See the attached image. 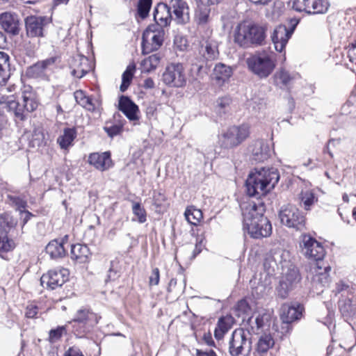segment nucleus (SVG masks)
I'll use <instances>...</instances> for the list:
<instances>
[{"mask_svg":"<svg viewBox=\"0 0 356 356\" xmlns=\"http://www.w3.org/2000/svg\"><path fill=\"white\" fill-rule=\"evenodd\" d=\"M289 259V252L277 248L270 251L264 264L265 268L269 264L268 274L274 271L275 266H281L282 275L277 291L282 298H286L289 292L296 287L301 280L298 269Z\"/></svg>","mask_w":356,"mask_h":356,"instance_id":"f257e3e1","label":"nucleus"},{"mask_svg":"<svg viewBox=\"0 0 356 356\" xmlns=\"http://www.w3.org/2000/svg\"><path fill=\"white\" fill-rule=\"evenodd\" d=\"M243 210V227L254 238L268 237L272 233V225L264 216V209L255 203H249Z\"/></svg>","mask_w":356,"mask_h":356,"instance_id":"f03ea898","label":"nucleus"},{"mask_svg":"<svg viewBox=\"0 0 356 356\" xmlns=\"http://www.w3.org/2000/svg\"><path fill=\"white\" fill-rule=\"evenodd\" d=\"M218 56V41L211 37L204 40L198 49V52L195 53L190 58V72L193 79H203L209 72L211 67L209 63L217 59Z\"/></svg>","mask_w":356,"mask_h":356,"instance_id":"7ed1b4c3","label":"nucleus"},{"mask_svg":"<svg viewBox=\"0 0 356 356\" xmlns=\"http://www.w3.org/2000/svg\"><path fill=\"white\" fill-rule=\"evenodd\" d=\"M267 31V24L243 21L234 29L233 41L243 49L262 46L266 42Z\"/></svg>","mask_w":356,"mask_h":356,"instance_id":"20e7f679","label":"nucleus"},{"mask_svg":"<svg viewBox=\"0 0 356 356\" xmlns=\"http://www.w3.org/2000/svg\"><path fill=\"white\" fill-rule=\"evenodd\" d=\"M279 179L280 175L275 168H255L246 179L247 193L252 197L266 195L275 187Z\"/></svg>","mask_w":356,"mask_h":356,"instance_id":"39448f33","label":"nucleus"},{"mask_svg":"<svg viewBox=\"0 0 356 356\" xmlns=\"http://www.w3.org/2000/svg\"><path fill=\"white\" fill-rule=\"evenodd\" d=\"M101 316L88 308L78 309L71 321L72 332L78 338H88Z\"/></svg>","mask_w":356,"mask_h":356,"instance_id":"423d86ee","label":"nucleus"},{"mask_svg":"<svg viewBox=\"0 0 356 356\" xmlns=\"http://www.w3.org/2000/svg\"><path fill=\"white\" fill-rule=\"evenodd\" d=\"M249 70L261 79L268 77L275 68V60L266 51L256 52L246 60Z\"/></svg>","mask_w":356,"mask_h":356,"instance_id":"0eeeda50","label":"nucleus"},{"mask_svg":"<svg viewBox=\"0 0 356 356\" xmlns=\"http://www.w3.org/2000/svg\"><path fill=\"white\" fill-rule=\"evenodd\" d=\"M249 134L250 129L248 125L234 126L219 136L218 143L222 148L231 149L241 144Z\"/></svg>","mask_w":356,"mask_h":356,"instance_id":"6e6552de","label":"nucleus"},{"mask_svg":"<svg viewBox=\"0 0 356 356\" xmlns=\"http://www.w3.org/2000/svg\"><path fill=\"white\" fill-rule=\"evenodd\" d=\"M164 35V30L160 25H149L143 34V54H149L159 49L163 44Z\"/></svg>","mask_w":356,"mask_h":356,"instance_id":"1a4fd4ad","label":"nucleus"},{"mask_svg":"<svg viewBox=\"0 0 356 356\" xmlns=\"http://www.w3.org/2000/svg\"><path fill=\"white\" fill-rule=\"evenodd\" d=\"M282 224L289 227L301 230L305 224V218L295 206L288 204L283 207L279 212Z\"/></svg>","mask_w":356,"mask_h":356,"instance_id":"9d476101","label":"nucleus"},{"mask_svg":"<svg viewBox=\"0 0 356 356\" xmlns=\"http://www.w3.org/2000/svg\"><path fill=\"white\" fill-rule=\"evenodd\" d=\"M300 246L302 253L307 258L316 262L321 261L325 254L322 244L309 235L305 234L302 236Z\"/></svg>","mask_w":356,"mask_h":356,"instance_id":"9b49d317","label":"nucleus"},{"mask_svg":"<svg viewBox=\"0 0 356 356\" xmlns=\"http://www.w3.org/2000/svg\"><path fill=\"white\" fill-rule=\"evenodd\" d=\"M248 334L243 329L235 330L229 343V353L232 356H243L244 351H250V341Z\"/></svg>","mask_w":356,"mask_h":356,"instance_id":"f8f14e48","label":"nucleus"},{"mask_svg":"<svg viewBox=\"0 0 356 356\" xmlns=\"http://www.w3.org/2000/svg\"><path fill=\"white\" fill-rule=\"evenodd\" d=\"M163 81L170 86L183 87L186 83L184 68L180 63L168 65L163 74Z\"/></svg>","mask_w":356,"mask_h":356,"instance_id":"ddd939ff","label":"nucleus"},{"mask_svg":"<svg viewBox=\"0 0 356 356\" xmlns=\"http://www.w3.org/2000/svg\"><path fill=\"white\" fill-rule=\"evenodd\" d=\"M69 271L66 268H58L49 270L40 278L41 285L49 289H55L61 286L67 280Z\"/></svg>","mask_w":356,"mask_h":356,"instance_id":"4468645a","label":"nucleus"},{"mask_svg":"<svg viewBox=\"0 0 356 356\" xmlns=\"http://www.w3.org/2000/svg\"><path fill=\"white\" fill-rule=\"evenodd\" d=\"M329 6L327 0H302V4L294 2L293 8L309 14H323L327 11Z\"/></svg>","mask_w":356,"mask_h":356,"instance_id":"2eb2a0df","label":"nucleus"},{"mask_svg":"<svg viewBox=\"0 0 356 356\" xmlns=\"http://www.w3.org/2000/svg\"><path fill=\"white\" fill-rule=\"evenodd\" d=\"M47 18L42 16H29L25 19L26 34L29 37H43L44 27Z\"/></svg>","mask_w":356,"mask_h":356,"instance_id":"dca6fc26","label":"nucleus"},{"mask_svg":"<svg viewBox=\"0 0 356 356\" xmlns=\"http://www.w3.org/2000/svg\"><path fill=\"white\" fill-rule=\"evenodd\" d=\"M171 14L177 24H185L190 20V12L188 3L184 0H171L170 2Z\"/></svg>","mask_w":356,"mask_h":356,"instance_id":"f3484780","label":"nucleus"},{"mask_svg":"<svg viewBox=\"0 0 356 356\" xmlns=\"http://www.w3.org/2000/svg\"><path fill=\"white\" fill-rule=\"evenodd\" d=\"M292 35V31H289L284 25H279L273 31L271 35L272 41L276 51L282 52Z\"/></svg>","mask_w":356,"mask_h":356,"instance_id":"a211bd4d","label":"nucleus"},{"mask_svg":"<svg viewBox=\"0 0 356 356\" xmlns=\"http://www.w3.org/2000/svg\"><path fill=\"white\" fill-rule=\"evenodd\" d=\"M71 74L76 78H81L91 69L88 58L84 56L76 55L70 63Z\"/></svg>","mask_w":356,"mask_h":356,"instance_id":"6ab92c4d","label":"nucleus"},{"mask_svg":"<svg viewBox=\"0 0 356 356\" xmlns=\"http://www.w3.org/2000/svg\"><path fill=\"white\" fill-rule=\"evenodd\" d=\"M88 163L102 172L107 170L113 166L109 152L90 154L88 156Z\"/></svg>","mask_w":356,"mask_h":356,"instance_id":"aec40b11","label":"nucleus"},{"mask_svg":"<svg viewBox=\"0 0 356 356\" xmlns=\"http://www.w3.org/2000/svg\"><path fill=\"white\" fill-rule=\"evenodd\" d=\"M330 266H321V262H316L310 269L312 275V283L316 286H324L329 282Z\"/></svg>","mask_w":356,"mask_h":356,"instance_id":"412c9836","label":"nucleus"},{"mask_svg":"<svg viewBox=\"0 0 356 356\" xmlns=\"http://www.w3.org/2000/svg\"><path fill=\"white\" fill-rule=\"evenodd\" d=\"M119 109L130 121H137L138 120V107L129 97L125 96L120 97L119 100Z\"/></svg>","mask_w":356,"mask_h":356,"instance_id":"4be33fe9","label":"nucleus"},{"mask_svg":"<svg viewBox=\"0 0 356 356\" xmlns=\"http://www.w3.org/2000/svg\"><path fill=\"white\" fill-rule=\"evenodd\" d=\"M173 18L170 6L166 3H159L155 8L154 19L156 22L154 24H158L163 29L168 26Z\"/></svg>","mask_w":356,"mask_h":356,"instance_id":"5701e85b","label":"nucleus"},{"mask_svg":"<svg viewBox=\"0 0 356 356\" xmlns=\"http://www.w3.org/2000/svg\"><path fill=\"white\" fill-rule=\"evenodd\" d=\"M302 311L300 305L284 304L281 308V319L284 323H290L300 317Z\"/></svg>","mask_w":356,"mask_h":356,"instance_id":"b1692460","label":"nucleus"},{"mask_svg":"<svg viewBox=\"0 0 356 356\" xmlns=\"http://www.w3.org/2000/svg\"><path fill=\"white\" fill-rule=\"evenodd\" d=\"M56 57H51L46 60L38 62L28 68L26 73L31 77L42 76L46 71L55 64Z\"/></svg>","mask_w":356,"mask_h":356,"instance_id":"393cba45","label":"nucleus"},{"mask_svg":"<svg viewBox=\"0 0 356 356\" xmlns=\"http://www.w3.org/2000/svg\"><path fill=\"white\" fill-rule=\"evenodd\" d=\"M252 159L257 162L267 160L270 155L268 145L263 140H257L252 147Z\"/></svg>","mask_w":356,"mask_h":356,"instance_id":"a878e982","label":"nucleus"},{"mask_svg":"<svg viewBox=\"0 0 356 356\" xmlns=\"http://www.w3.org/2000/svg\"><path fill=\"white\" fill-rule=\"evenodd\" d=\"M67 236L60 240H53L46 246V252L51 258L63 257L66 254L65 245L67 243Z\"/></svg>","mask_w":356,"mask_h":356,"instance_id":"bb28decb","label":"nucleus"},{"mask_svg":"<svg viewBox=\"0 0 356 356\" xmlns=\"http://www.w3.org/2000/svg\"><path fill=\"white\" fill-rule=\"evenodd\" d=\"M5 106L8 111L13 113L16 120L23 121L26 119V113L22 104L15 100L13 95L7 96Z\"/></svg>","mask_w":356,"mask_h":356,"instance_id":"cd10ccee","label":"nucleus"},{"mask_svg":"<svg viewBox=\"0 0 356 356\" xmlns=\"http://www.w3.org/2000/svg\"><path fill=\"white\" fill-rule=\"evenodd\" d=\"M0 25L6 31L13 35L19 32L17 16L10 13H3L0 15Z\"/></svg>","mask_w":356,"mask_h":356,"instance_id":"c85d7f7f","label":"nucleus"},{"mask_svg":"<svg viewBox=\"0 0 356 356\" xmlns=\"http://www.w3.org/2000/svg\"><path fill=\"white\" fill-rule=\"evenodd\" d=\"M74 96L77 104L90 111H95L100 106V102L98 99L87 96L82 90H76Z\"/></svg>","mask_w":356,"mask_h":356,"instance_id":"c756f323","label":"nucleus"},{"mask_svg":"<svg viewBox=\"0 0 356 356\" xmlns=\"http://www.w3.org/2000/svg\"><path fill=\"white\" fill-rule=\"evenodd\" d=\"M195 5V21L198 25H205L208 24L210 21V5L204 2H200Z\"/></svg>","mask_w":356,"mask_h":356,"instance_id":"7c9ffc66","label":"nucleus"},{"mask_svg":"<svg viewBox=\"0 0 356 356\" xmlns=\"http://www.w3.org/2000/svg\"><path fill=\"white\" fill-rule=\"evenodd\" d=\"M70 254L71 258L80 264L87 262L90 254L89 248L86 245L79 243L72 245Z\"/></svg>","mask_w":356,"mask_h":356,"instance_id":"2f4dec72","label":"nucleus"},{"mask_svg":"<svg viewBox=\"0 0 356 356\" xmlns=\"http://www.w3.org/2000/svg\"><path fill=\"white\" fill-rule=\"evenodd\" d=\"M274 344L275 341L271 334H264L259 338L256 346V351L259 355H264L272 348Z\"/></svg>","mask_w":356,"mask_h":356,"instance_id":"473e14b6","label":"nucleus"},{"mask_svg":"<svg viewBox=\"0 0 356 356\" xmlns=\"http://www.w3.org/2000/svg\"><path fill=\"white\" fill-rule=\"evenodd\" d=\"M23 106L26 113L33 112L35 111L38 105V101L35 98V95L30 90H25L22 93Z\"/></svg>","mask_w":356,"mask_h":356,"instance_id":"72a5a7b5","label":"nucleus"},{"mask_svg":"<svg viewBox=\"0 0 356 356\" xmlns=\"http://www.w3.org/2000/svg\"><path fill=\"white\" fill-rule=\"evenodd\" d=\"M232 74V70L230 67L222 63H218L213 69V78L217 81L225 82L229 79Z\"/></svg>","mask_w":356,"mask_h":356,"instance_id":"f704fd0d","label":"nucleus"},{"mask_svg":"<svg viewBox=\"0 0 356 356\" xmlns=\"http://www.w3.org/2000/svg\"><path fill=\"white\" fill-rule=\"evenodd\" d=\"M187 222L193 225H197L203 218L202 212L194 206L188 207L184 212Z\"/></svg>","mask_w":356,"mask_h":356,"instance_id":"c9c22d12","label":"nucleus"},{"mask_svg":"<svg viewBox=\"0 0 356 356\" xmlns=\"http://www.w3.org/2000/svg\"><path fill=\"white\" fill-rule=\"evenodd\" d=\"M231 323L232 318L230 316H224L219 318L214 331V336L218 340L222 339L224 334L231 327Z\"/></svg>","mask_w":356,"mask_h":356,"instance_id":"e433bc0d","label":"nucleus"},{"mask_svg":"<svg viewBox=\"0 0 356 356\" xmlns=\"http://www.w3.org/2000/svg\"><path fill=\"white\" fill-rule=\"evenodd\" d=\"M9 56L3 51H0V85L4 84L10 76Z\"/></svg>","mask_w":356,"mask_h":356,"instance_id":"4c0bfd02","label":"nucleus"},{"mask_svg":"<svg viewBox=\"0 0 356 356\" xmlns=\"http://www.w3.org/2000/svg\"><path fill=\"white\" fill-rule=\"evenodd\" d=\"M76 137V130L74 129L67 128L64 130L63 134L58 138L57 142L62 149H67L72 145V142Z\"/></svg>","mask_w":356,"mask_h":356,"instance_id":"58836bf2","label":"nucleus"},{"mask_svg":"<svg viewBox=\"0 0 356 356\" xmlns=\"http://www.w3.org/2000/svg\"><path fill=\"white\" fill-rule=\"evenodd\" d=\"M160 56L158 54H152L142 60L140 64L142 72L149 73L154 70L160 63Z\"/></svg>","mask_w":356,"mask_h":356,"instance_id":"ea45409f","label":"nucleus"},{"mask_svg":"<svg viewBox=\"0 0 356 356\" xmlns=\"http://www.w3.org/2000/svg\"><path fill=\"white\" fill-rule=\"evenodd\" d=\"M136 71V65L134 63H131L127 67V69L123 72L122 76V83L120 86V90L124 92L129 86L134 74Z\"/></svg>","mask_w":356,"mask_h":356,"instance_id":"a19ab883","label":"nucleus"},{"mask_svg":"<svg viewBox=\"0 0 356 356\" xmlns=\"http://www.w3.org/2000/svg\"><path fill=\"white\" fill-rule=\"evenodd\" d=\"M15 247V244L12 239H10L7 234L0 233V257L3 259H8L4 256V253L12 251Z\"/></svg>","mask_w":356,"mask_h":356,"instance_id":"79ce46f5","label":"nucleus"},{"mask_svg":"<svg viewBox=\"0 0 356 356\" xmlns=\"http://www.w3.org/2000/svg\"><path fill=\"white\" fill-rule=\"evenodd\" d=\"M17 225V221L8 213L0 215V233H7Z\"/></svg>","mask_w":356,"mask_h":356,"instance_id":"37998d69","label":"nucleus"},{"mask_svg":"<svg viewBox=\"0 0 356 356\" xmlns=\"http://www.w3.org/2000/svg\"><path fill=\"white\" fill-rule=\"evenodd\" d=\"M299 199L305 210H309L311 206L317 201V197L310 190L302 191L299 195Z\"/></svg>","mask_w":356,"mask_h":356,"instance_id":"c03bdc74","label":"nucleus"},{"mask_svg":"<svg viewBox=\"0 0 356 356\" xmlns=\"http://www.w3.org/2000/svg\"><path fill=\"white\" fill-rule=\"evenodd\" d=\"M132 212L134 215L133 220H136L139 223H144L147 220V213L145 209L138 202H134L132 205Z\"/></svg>","mask_w":356,"mask_h":356,"instance_id":"a18cd8bd","label":"nucleus"},{"mask_svg":"<svg viewBox=\"0 0 356 356\" xmlns=\"http://www.w3.org/2000/svg\"><path fill=\"white\" fill-rule=\"evenodd\" d=\"M248 323L250 326V330L248 332L258 334L259 330L264 326V316L261 315H257L255 317L251 316L248 318Z\"/></svg>","mask_w":356,"mask_h":356,"instance_id":"49530a36","label":"nucleus"},{"mask_svg":"<svg viewBox=\"0 0 356 356\" xmlns=\"http://www.w3.org/2000/svg\"><path fill=\"white\" fill-rule=\"evenodd\" d=\"M274 79L277 85L287 86L290 83L293 77L287 71L281 69L275 74Z\"/></svg>","mask_w":356,"mask_h":356,"instance_id":"de8ad7c7","label":"nucleus"},{"mask_svg":"<svg viewBox=\"0 0 356 356\" xmlns=\"http://www.w3.org/2000/svg\"><path fill=\"white\" fill-rule=\"evenodd\" d=\"M232 102V99L228 96H225L218 98L216 102V110L220 113H225L229 109V106Z\"/></svg>","mask_w":356,"mask_h":356,"instance_id":"09e8293b","label":"nucleus"},{"mask_svg":"<svg viewBox=\"0 0 356 356\" xmlns=\"http://www.w3.org/2000/svg\"><path fill=\"white\" fill-rule=\"evenodd\" d=\"M152 6V0H139L138 14L140 18L145 19L149 14Z\"/></svg>","mask_w":356,"mask_h":356,"instance_id":"8fccbe9b","label":"nucleus"},{"mask_svg":"<svg viewBox=\"0 0 356 356\" xmlns=\"http://www.w3.org/2000/svg\"><path fill=\"white\" fill-rule=\"evenodd\" d=\"M65 333L66 326H58L56 329H52L49 332V341L51 343H55Z\"/></svg>","mask_w":356,"mask_h":356,"instance_id":"3c124183","label":"nucleus"},{"mask_svg":"<svg viewBox=\"0 0 356 356\" xmlns=\"http://www.w3.org/2000/svg\"><path fill=\"white\" fill-rule=\"evenodd\" d=\"M8 199L9 200L10 202L12 204H13L16 207V209H17L19 212H21V211H24L27 205L26 201L21 198L20 197L8 195Z\"/></svg>","mask_w":356,"mask_h":356,"instance_id":"603ef678","label":"nucleus"},{"mask_svg":"<svg viewBox=\"0 0 356 356\" xmlns=\"http://www.w3.org/2000/svg\"><path fill=\"white\" fill-rule=\"evenodd\" d=\"M166 201L164 193L161 191H154L153 194V204L157 208H161L164 207Z\"/></svg>","mask_w":356,"mask_h":356,"instance_id":"864d4df0","label":"nucleus"},{"mask_svg":"<svg viewBox=\"0 0 356 356\" xmlns=\"http://www.w3.org/2000/svg\"><path fill=\"white\" fill-rule=\"evenodd\" d=\"M174 42L176 48L180 51H184L188 46L187 39L183 36H176Z\"/></svg>","mask_w":356,"mask_h":356,"instance_id":"5fc2aeb1","label":"nucleus"},{"mask_svg":"<svg viewBox=\"0 0 356 356\" xmlns=\"http://www.w3.org/2000/svg\"><path fill=\"white\" fill-rule=\"evenodd\" d=\"M159 270L158 268H154L152 269L151 275L149 277V284L150 286H156L159 283Z\"/></svg>","mask_w":356,"mask_h":356,"instance_id":"6e6d98bb","label":"nucleus"},{"mask_svg":"<svg viewBox=\"0 0 356 356\" xmlns=\"http://www.w3.org/2000/svg\"><path fill=\"white\" fill-rule=\"evenodd\" d=\"M38 308L35 305L31 304L26 307V316L27 318H34L38 314Z\"/></svg>","mask_w":356,"mask_h":356,"instance_id":"4d7b16f0","label":"nucleus"},{"mask_svg":"<svg viewBox=\"0 0 356 356\" xmlns=\"http://www.w3.org/2000/svg\"><path fill=\"white\" fill-rule=\"evenodd\" d=\"M104 130L109 136L113 137L120 133L121 127L115 125L110 127H105Z\"/></svg>","mask_w":356,"mask_h":356,"instance_id":"13d9d810","label":"nucleus"},{"mask_svg":"<svg viewBox=\"0 0 356 356\" xmlns=\"http://www.w3.org/2000/svg\"><path fill=\"white\" fill-rule=\"evenodd\" d=\"M65 356H84L79 348L76 347L70 348L65 353Z\"/></svg>","mask_w":356,"mask_h":356,"instance_id":"bf43d9fd","label":"nucleus"},{"mask_svg":"<svg viewBox=\"0 0 356 356\" xmlns=\"http://www.w3.org/2000/svg\"><path fill=\"white\" fill-rule=\"evenodd\" d=\"M14 89H15L14 86H12L10 88H4L1 89V90L0 92V105L5 104V103H6V101L7 99V96H8L6 95V92H7V91L11 92Z\"/></svg>","mask_w":356,"mask_h":356,"instance_id":"052dcab7","label":"nucleus"},{"mask_svg":"<svg viewBox=\"0 0 356 356\" xmlns=\"http://www.w3.org/2000/svg\"><path fill=\"white\" fill-rule=\"evenodd\" d=\"M20 216H21V218L23 220V224L25 225L29 221L30 218L32 216V214L31 212L24 210V211H21Z\"/></svg>","mask_w":356,"mask_h":356,"instance_id":"680f3d73","label":"nucleus"},{"mask_svg":"<svg viewBox=\"0 0 356 356\" xmlns=\"http://www.w3.org/2000/svg\"><path fill=\"white\" fill-rule=\"evenodd\" d=\"M197 356H217V355L213 350L206 351L197 350Z\"/></svg>","mask_w":356,"mask_h":356,"instance_id":"e2e57ef3","label":"nucleus"},{"mask_svg":"<svg viewBox=\"0 0 356 356\" xmlns=\"http://www.w3.org/2000/svg\"><path fill=\"white\" fill-rule=\"evenodd\" d=\"M143 86L146 89H151L154 87V82L151 78L146 79L144 81Z\"/></svg>","mask_w":356,"mask_h":356,"instance_id":"0e129e2a","label":"nucleus"},{"mask_svg":"<svg viewBox=\"0 0 356 356\" xmlns=\"http://www.w3.org/2000/svg\"><path fill=\"white\" fill-rule=\"evenodd\" d=\"M298 23H299L298 19H296V18L291 19V20H290L291 29H289V31H292V33H293Z\"/></svg>","mask_w":356,"mask_h":356,"instance_id":"69168bd1","label":"nucleus"},{"mask_svg":"<svg viewBox=\"0 0 356 356\" xmlns=\"http://www.w3.org/2000/svg\"><path fill=\"white\" fill-rule=\"evenodd\" d=\"M201 243H202V241H200V242H197V241L196 242L194 257L201 252V250H202Z\"/></svg>","mask_w":356,"mask_h":356,"instance_id":"338daca9","label":"nucleus"},{"mask_svg":"<svg viewBox=\"0 0 356 356\" xmlns=\"http://www.w3.org/2000/svg\"><path fill=\"white\" fill-rule=\"evenodd\" d=\"M6 44V38L4 37L2 32L0 31V48L4 46Z\"/></svg>","mask_w":356,"mask_h":356,"instance_id":"774afa93","label":"nucleus"}]
</instances>
